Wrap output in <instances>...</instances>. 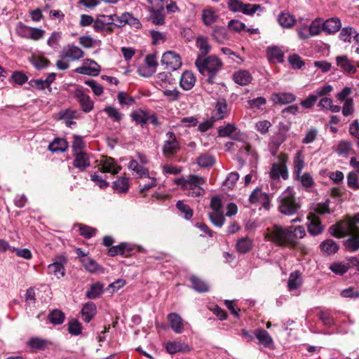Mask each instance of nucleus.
Masks as SVG:
<instances>
[{"mask_svg":"<svg viewBox=\"0 0 359 359\" xmlns=\"http://www.w3.org/2000/svg\"><path fill=\"white\" fill-rule=\"evenodd\" d=\"M307 219L309 220L307 229L311 235L318 236L323 232L325 226L322 224L321 220L316 215L309 212L307 215Z\"/></svg>","mask_w":359,"mask_h":359,"instance_id":"obj_9","label":"nucleus"},{"mask_svg":"<svg viewBox=\"0 0 359 359\" xmlns=\"http://www.w3.org/2000/svg\"><path fill=\"white\" fill-rule=\"evenodd\" d=\"M345 249L348 252H355L359 250V234L350 236L344 242Z\"/></svg>","mask_w":359,"mask_h":359,"instance_id":"obj_38","label":"nucleus"},{"mask_svg":"<svg viewBox=\"0 0 359 359\" xmlns=\"http://www.w3.org/2000/svg\"><path fill=\"white\" fill-rule=\"evenodd\" d=\"M356 33V31L351 27H345L341 29L339 34V38L340 40L344 41V42H351L352 37L353 38V35H355Z\"/></svg>","mask_w":359,"mask_h":359,"instance_id":"obj_48","label":"nucleus"},{"mask_svg":"<svg viewBox=\"0 0 359 359\" xmlns=\"http://www.w3.org/2000/svg\"><path fill=\"white\" fill-rule=\"evenodd\" d=\"M73 95L80 103L81 107L83 111L89 112L93 109V102L89 95L84 93L83 88H76L74 91Z\"/></svg>","mask_w":359,"mask_h":359,"instance_id":"obj_10","label":"nucleus"},{"mask_svg":"<svg viewBox=\"0 0 359 359\" xmlns=\"http://www.w3.org/2000/svg\"><path fill=\"white\" fill-rule=\"evenodd\" d=\"M252 247L253 241L248 237L242 238L236 243V249L241 254L248 252Z\"/></svg>","mask_w":359,"mask_h":359,"instance_id":"obj_32","label":"nucleus"},{"mask_svg":"<svg viewBox=\"0 0 359 359\" xmlns=\"http://www.w3.org/2000/svg\"><path fill=\"white\" fill-rule=\"evenodd\" d=\"M331 233L336 238H341L347 236L346 225H345V220L337 222L336 224L330 227Z\"/></svg>","mask_w":359,"mask_h":359,"instance_id":"obj_30","label":"nucleus"},{"mask_svg":"<svg viewBox=\"0 0 359 359\" xmlns=\"http://www.w3.org/2000/svg\"><path fill=\"white\" fill-rule=\"evenodd\" d=\"M114 22L113 24H114L117 27H123L126 24L132 23L131 20L135 21L137 23V26H139L140 25L139 20L133 18L129 13H123L121 16H117L116 15H114Z\"/></svg>","mask_w":359,"mask_h":359,"instance_id":"obj_31","label":"nucleus"},{"mask_svg":"<svg viewBox=\"0 0 359 359\" xmlns=\"http://www.w3.org/2000/svg\"><path fill=\"white\" fill-rule=\"evenodd\" d=\"M255 337L258 339L259 343L265 347H269L273 344L272 337L266 330L262 328L255 331Z\"/></svg>","mask_w":359,"mask_h":359,"instance_id":"obj_27","label":"nucleus"},{"mask_svg":"<svg viewBox=\"0 0 359 359\" xmlns=\"http://www.w3.org/2000/svg\"><path fill=\"white\" fill-rule=\"evenodd\" d=\"M68 147V143L64 138H55L48 146L50 151L53 152H64Z\"/></svg>","mask_w":359,"mask_h":359,"instance_id":"obj_33","label":"nucleus"},{"mask_svg":"<svg viewBox=\"0 0 359 359\" xmlns=\"http://www.w3.org/2000/svg\"><path fill=\"white\" fill-rule=\"evenodd\" d=\"M296 96L291 93H273L271 95V100L274 104H287L294 102Z\"/></svg>","mask_w":359,"mask_h":359,"instance_id":"obj_18","label":"nucleus"},{"mask_svg":"<svg viewBox=\"0 0 359 359\" xmlns=\"http://www.w3.org/2000/svg\"><path fill=\"white\" fill-rule=\"evenodd\" d=\"M29 346L34 349L42 350L47 345V341L38 337H33L29 341Z\"/></svg>","mask_w":359,"mask_h":359,"instance_id":"obj_54","label":"nucleus"},{"mask_svg":"<svg viewBox=\"0 0 359 359\" xmlns=\"http://www.w3.org/2000/svg\"><path fill=\"white\" fill-rule=\"evenodd\" d=\"M337 66L344 72L353 74L356 72V66L353 61L350 60L346 55H339L336 57Z\"/></svg>","mask_w":359,"mask_h":359,"instance_id":"obj_12","label":"nucleus"},{"mask_svg":"<svg viewBox=\"0 0 359 359\" xmlns=\"http://www.w3.org/2000/svg\"><path fill=\"white\" fill-rule=\"evenodd\" d=\"M320 248L327 255L335 254L339 250V245L332 239H327L321 243Z\"/></svg>","mask_w":359,"mask_h":359,"instance_id":"obj_34","label":"nucleus"},{"mask_svg":"<svg viewBox=\"0 0 359 359\" xmlns=\"http://www.w3.org/2000/svg\"><path fill=\"white\" fill-rule=\"evenodd\" d=\"M11 79L13 81L19 85H23L28 80V76L21 71H15L13 72Z\"/></svg>","mask_w":359,"mask_h":359,"instance_id":"obj_59","label":"nucleus"},{"mask_svg":"<svg viewBox=\"0 0 359 359\" xmlns=\"http://www.w3.org/2000/svg\"><path fill=\"white\" fill-rule=\"evenodd\" d=\"M149 33L152 39V43L154 45L163 43L165 41V35L162 32L155 30H150Z\"/></svg>","mask_w":359,"mask_h":359,"instance_id":"obj_60","label":"nucleus"},{"mask_svg":"<svg viewBox=\"0 0 359 359\" xmlns=\"http://www.w3.org/2000/svg\"><path fill=\"white\" fill-rule=\"evenodd\" d=\"M306 236V231L303 226H289L284 227L273 224L268 227L264 233V238L276 245L281 248H295L298 240Z\"/></svg>","mask_w":359,"mask_h":359,"instance_id":"obj_1","label":"nucleus"},{"mask_svg":"<svg viewBox=\"0 0 359 359\" xmlns=\"http://www.w3.org/2000/svg\"><path fill=\"white\" fill-rule=\"evenodd\" d=\"M177 208L180 211V212L184 214V217L186 219H190L193 216V210L191 208L185 204L182 201H178L176 204Z\"/></svg>","mask_w":359,"mask_h":359,"instance_id":"obj_52","label":"nucleus"},{"mask_svg":"<svg viewBox=\"0 0 359 359\" xmlns=\"http://www.w3.org/2000/svg\"><path fill=\"white\" fill-rule=\"evenodd\" d=\"M81 324L77 319H72L69 322L68 331L73 335H79L81 333Z\"/></svg>","mask_w":359,"mask_h":359,"instance_id":"obj_56","label":"nucleus"},{"mask_svg":"<svg viewBox=\"0 0 359 359\" xmlns=\"http://www.w3.org/2000/svg\"><path fill=\"white\" fill-rule=\"evenodd\" d=\"M357 223L353 221L352 216L347 215L345 217V225L347 229V236L358 235L359 234V226Z\"/></svg>","mask_w":359,"mask_h":359,"instance_id":"obj_43","label":"nucleus"},{"mask_svg":"<svg viewBox=\"0 0 359 359\" xmlns=\"http://www.w3.org/2000/svg\"><path fill=\"white\" fill-rule=\"evenodd\" d=\"M167 140L163 146V154L166 158L172 157L180 149V144L173 132L166 133Z\"/></svg>","mask_w":359,"mask_h":359,"instance_id":"obj_7","label":"nucleus"},{"mask_svg":"<svg viewBox=\"0 0 359 359\" xmlns=\"http://www.w3.org/2000/svg\"><path fill=\"white\" fill-rule=\"evenodd\" d=\"M211 36L215 41L221 44L224 43L230 39L227 29L224 27H214L212 28Z\"/></svg>","mask_w":359,"mask_h":359,"instance_id":"obj_16","label":"nucleus"},{"mask_svg":"<svg viewBox=\"0 0 359 359\" xmlns=\"http://www.w3.org/2000/svg\"><path fill=\"white\" fill-rule=\"evenodd\" d=\"M74 160L73 165L80 171H84L90 165V158L87 153L84 151H79L77 153H74Z\"/></svg>","mask_w":359,"mask_h":359,"instance_id":"obj_14","label":"nucleus"},{"mask_svg":"<svg viewBox=\"0 0 359 359\" xmlns=\"http://www.w3.org/2000/svg\"><path fill=\"white\" fill-rule=\"evenodd\" d=\"M104 111L107 114L108 116L114 121H120L122 118V114L114 107H107Z\"/></svg>","mask_w":359,"mask_h":359,"instance_id":"obj_61","label":"nucleus"},{"mask_svg":"<svg viewBox=\"0 0 359 359\" xmlns=\"http://www.w3.org/2000/svg\"><path fill=\"white\" fill-rule=\"evenodd\" d=\"M268 59L269 61L275 62H283L284 53L283 50L277 46L269 47L266 50Z\"/></svg>","mask_w":359,"mask_h":359,"instance_id":"obj_25","label":"nucleus"},{"mask_svg":"<svg viewBox=\"0 0 359 359\" xmlns=\"http://www.w3.org/2000/svg\"><path fill=\"white\" fill-rule=\"evenodd\" d=\"M278 210L285 215L296 214L301 208L293 189L287 187L278 197Z\"/></svg>","mask_w":359,"mask_h":359,"instance_id":"obj_4","label":"nucleus"},{"mask_svg":"<svg viewBox=\"0 0 359 359\" xmlns=\"http://www.w3.org/2000/svg\"><path fill=\"white\" fill-rule=\"evenodd\" d=\"M97 313V308L93 302H88L86 303L81 311L83 320L86 323H89L95 316Z\"/></svg>","mask_w":359,"mask_h":359,"instance_id":"obj_22","label":"nucleus"},{"mask_svg":"<svg viewBox=\"0 0 359 359\" xmlns=\"http://www.w3.org/2000/svg\"><path fill=\"white\" fill-rule=\"evenodd\" d=\"M249 201L252 204L261 203L265 209H269L270 206V199L269 195L262 192L259 188H256L250 195Z\"/></svg>","mask_w":359,"mask_h":359,"instance_id":"obj_11","label":"nucleus"},{"mask_svg":"<svg viewBox=\"0 0 359 359\" xmlns=\"http://www.w3.org/2000/svg\"><path fill=\"white\" fill-rule=\"evenodd\" d=\"M113 188L118 193H126L129 188L128 179L125 177L118 178L114 182Z\"/></svg>","mask_w":359,"mask_h":359,"instance_id":"obj_41","label":"nucleus"},{"mask_svg":"<svg viewBox=\"0 0 359 359\" xmlns=\"http://www.w3.org/2000/svg\"><path fill=\"white\" fill-rule=\"evenodd\" d=\"M233 79L236 83L241 86H245L251 82L252 78L248 71L239 70L234 72Z\"/></svg>","mask_w":359,"mask_h":359,"instance_id":"obj_26","label":"nucleus"},{"mask_svg":"<svg viewBox=\"0 0 359 359\" xmlns=\"http://www.w3.org/2000/svg\"><path fill=\"white\" fill-rule=\"evenodd\" d=\"M322 20L320 19H316L313 20L310 26L308 27L310 36H315L320 34L322 29Z\"/></svg>","mask_w":359,"mask_h":359,"instance_id":"obj_55","label":"nucleus"},{"mask_svg":"<svg viewBox=\"0 0 359 359\" xmlns=\"http://www.w3.org/2000/svg\"><path fill=\"white\" fill-rule=\"evenodd\" d=\"M161 62L170 70H177L182 66L181 57L173 51H168L162 55Z\"/></svg>","mask_w":359,"mask_h":359,"instance_id":"obj_8","label":"nucleus"},{"mask_svg":"<svg viewBox=\"0 0 359 359\" xmlns=\"http://www.w3.org/2000/svg\"><path fill=\"white\" fill-rule=\"evenodd\" d=\"M149 21L155 25H163L165 23L164 7L161 6L158 8H151L149 10Z\"/></svg>","mask_w":359,"mask_h":359,"instance_id":"obj_15","label":"nucleus"},{"mask_svg":"<svg viewBox=\"0 0 359 359\" xmlns=\"http://www.w3.org/2000/svg\"><path fill=\"white\" fill-rule=\"evenodd\" d=\"M30 61L38 69L47 67L49 64V61L46 58L39 56H32Z\"/></svg>","mask_w":359,"mask_h":359,"instance_id":"obj_57","label":"nucleus"},{"mask_svg":"<svg viewBox=\"0 0 359 359\" xmlns=\"http://www.w3.org/2000/svg\"><path fill=\"white\" fill-rule=\"evenodd\" d=\"M341 27V21L337 18H332L325 20L322 25V29L328 33H336Z\"/></svg>","mask_w":359,"mask_h":359,"instance_id":"obj_20","label":"nucleus"},{"mask_svg":"<svg viewBox=\"0 0 359 359\" xmlns=\"http://www.w3.org/2000/svg\"><path fill=\"white\" fill-rule=\"evenodd\" d=\"M218 134L220 137H229L230 138L237 140L239 139V132L233 124H227L224 128L218 130Z\"/></svg>","mask_w":359,"mask_h":359,"instance_id":"obj_28","label":"nucleus"},{"mask_svg":"<svg viewBox=\"0 0 359 359\" xmlns=\"http://www.w3.org/2000/svg\"><path fill=\"white\" fill-rule=\"evenodd\" d=\"M313 212L315 215H323L325 213H330V208H329V201H327L324 203H318L316 204L313 208Z\"/></svg>","mask_w":359,"mask_h":359,"instance_id":"obj_64","label":"nucleus"},{"mask_svg":"<svg viewBox=\"0 0 359 359\" xmlns=\"http://www.w3.org/2000/svg\"><path fill=\"white\" fill-rule=\"evenodd\" d=\"M100 166V170L102 172H109L113 175L118 173L121 169L120 166L115 163L114 158L111 157L102 161Z\"/></svg>","mask_w":359,"mask_h":359,"instance_id":"obj_17","label":"nucleus"},{"mask_svg":"<svg viewBox=\"0 0 359 359\" xmlns=\"http://www.w3.org/2000/svg\"><path fill=\"white\" fill-rule=\"evenodd\" d=\"M148 113L142 109H137L131 113V117L137 124L143 126L148 122Z\"/></svg>","mask_w":359,"mask_h":359,"instance_id":"obj_45","label":"nucleus"},{"mask_svg":"<svg viewBox=\"0 0 359 359\" xmlns=\"http://www.w3.org/2000/svg\"><path fill=\"white\" fill-rule=\"evenodd\" d=\"M278 21L280 26L285 28H291L295 23L293 15L289 13H281L278 17Z\"/></svg>","mask_w":359,"mask_h":359,"instance_id":"obj_39","label":"nucleus"},{"mask_svg":"<svg viewBox=\"0 0 359 359\" xmlns=\"http://www.w3.org/2000/svg\"><path fill=\"white\" fill-rule=\"evenodd\" d=\"M165 348L170 354H175L177 352L186 353L190 350L187 344L181 341H169L166 344Z\"/></svg>","mask_w":359,"mask_h":359,"instance_id":"obj_23","label":"nucleus"},{"mask_svg":"<svg viewBox=\"0 0 359 359\" xmlns=\"http://www.w3.org/2000/svg\"><path fill=\"white\" fill-rule=\"evenodd\" d=\"M304 161L300 151H298L294 157V173L296 175V178H299L302 170L304 168Z\"/></svg>","mask_w":359,"mask_h":359,"instance_id":"obj_42","label":"nucleus"},{"mask_svg":"<svg viewBox=\"0 0 359 359\" xmlns=\"http://www.w3.org/2000/svg\"><path fill=\"white\" fill-rule=\"evenodd\" d=\"M83 55L84 53L80 48L74 45H69L67 47L65 57H69L72 60H76L83 57Z\"/></svg>","mask_w":359,"mask_h":359,"instance_id":"obj_35","label":"nucleus"},{"mask_svg":"<svg viewBox=\"0 0 359 359\" xmlns=\"http://www.w3.org/2000/svg\"><path fill=\"white\" fill-rule=\"evenodd\" d=\"M189 280L192 284V288L198 292H206L208 291V285L197 276H191Z\"/></svg>","mask_w":359,"mask_h":359,"instance_id":"obj_37","label":"nucleus"},{"mask_svg":"<svg viewBox=\"0 0 359 359\" xmlns=\"http://www.w3.org/2000/svg\"><path fill=\"white\" fill-rule=\"evenodd\" d=\"M347 184L348 187L355 190L359 189V182L357 174L351 172L347 176Z\"/></svg>","mask_w":359,"mask_h":359,"instance_id":"obj_63","label":"nucleus"},{"mask_svg":"<svg viewBox=\"0 0 359 359\" xmlns=\"http://www.w3.org/2000/svg\"><path fill=\"white\" fill-rule=\"evenodd\" d=\"M25 31L29 34L28 39H31L34 41L39 40L41 39L45 33V31L37 27H30L25 26Z\"/></svg>","mask_w":359,"mask_h":359,"instance_id":"obj_47","label":"nucleus"},{"mask_svg":"<svg viewBox=\"0 0 359 359\" xmlns=\"http://www.w3.org/2000/svg\"><path fill=\"white\" fill-rule=\"evenodd\" d=\"M75 72L79 74H85V75H90V76H97L100 72V67H88V66H82L77 67L75 69Z\"/></svg>","mask_w":359,"mask_h":359,"instance_id":"obj_49","label":"nucleus"},{"mask_svg":"<svg viewBox=\"0 0 359 359\" xmlns=\"http://www.w3.org/2000/svg\"><path fill=\"white\" fill-rule=\"evenodd\" d=\"M218 15L211 8H206L203 10L202 20L206 26H210L217 21Z\"/></svg>","mask_w":359,"mask_h":359,"instance_id":"obj_40","label":"nucleus"},{"mask_svg":"<svg viewBox=\"0 0 359 359\" xmlns=\"http://www.w3.org/2000/svg\"><path fill=\"white\" fill-rule=\"evenodd\" d=\"M104 285L100 282H97L90 285L89 290L86 292L88 299H94L100 297L103 292Z\"/></svg>","mask_w":359,"mask_h":359,"instance_id":"obj_36","label":"nucleus"},{"mask_svg":"<svg viewBox=\"0 0 359 359\" xmlns=\"http://www.w3.org/2000/svg\"><path fill=\"white\" fill-rule=\"evenodd\" d=\"M48 318L53 324L60 325L65 320V313L60 310L55 309L48 315Z\"/></svg>","mask_w":359,"mask_h":359,"instance_id":"obj_50","label":"nucleus"},{"mask_svg":"<svg viewBox=\"0 0 359 359\" xmlns=\"http://www.w3.org/2000/svg\"><path fill=\"white\" fill-rule=\"evenodd\" d=\"M133 249L129 248L126 243H121L118 245L113 246L108 250V255L111 257L116 256L117 255H124L128 257L130 255V251Z\"/></svg>","mask_w":359,"mask_h":359,"instance_id":"obj_29","label":"nucleus"},{"mask_svg":"<svg viewBox=\"0 0 359 359\" xmlns=\"http://www.w3.org/2000/svg\"><path fill=\"white\" fill-rule=\"evenodd\" d=\"M208 215L212 223L217 227H222L225 222V218L221 212H210Z\"/></svg>","mask_w":359,"mask_h":359,"instance_id":"obj_51","label":"nucleus"},{"mask_svg":"<svg viewBox=\"0 0 359 359\" xmlns=\"http://www.w3.org/2000/svg\"><path fill=\"white\" fill-rule=\"evenodd\" d=\"M81 262L86 270L90 273H100L104 272V269L89 257L82 258Z\"/></svg>","mask_w":359,"mask_h":359,"instance_id":"obj_19","label":"nucleus"},{"mask_svg":"<svg viewBox=\"0 0 359 359\" xmlns=\"http://www.w3.org/2000/svg\"><path fill=\"white\" fill-rule=\"evenodd\" d=\"M288 156L285 154H280L278 156V163H273L270 171V177L273 180H278L282 177L283 180L288 178V171L286 163Z\"/></svg>","mask_w":359,"mask_h":359,"instance_id":"obj_5","label":"nucleus"},{"mask_svg":"<svg viewBox=\"0 0 359 359\" xmlns=\"http://www.w3.org/2000/svg\"><path fill=\"white\" fill-rule=\"evenodd\" d=\"M97 230L93 227L85 224H79V232L80 234L86 238H90L95 236Z\"/></svg>","mask_w":359,"mask_h":359,"instance_id":"obj_58","label":"nucleus"},{"mask_svg":"<svg viewBox=\"0 0 359 359\" xmlns=\"http://www.w3.org/2000/svg\"><path fill=\"white\" fill-rule=\"evenodd\" d=\"M302 284L300 274L298 271L292 273L289 277L287 286L290 290L297 289Z\"/></svg>","mask_w":359,"mask_h":359,"instance_id":"obj_46","label":"nucleus"},{"mask_svg":"<svg viewBox=\"0 0 359 359\" xmlns=\"http://www.w3.org/2000/svg\"><path fill=\"white\" fill-rule=\"evenodd\" d=\"M215 162L214 157L208 154L201 155L197 159L198 165L203 168L212 166Z\"/></svg>","mask_w":359,"mask_h":359,"instance_id":"obj_53","label":"nucleus"},{"mask_svg":"<svg viewBox=\"0 0 359 359\" xmlns=\"http://www.w3.org/2000/svg\"><path fill=\"white\" fill-rule=\"evenodd\" d=\"M175 184L180 185L188 196L197 197L204 194L201 185L205 183V179L196 175H189L187 179L177 178L174 180Z\"/></svg>","mask_w":359,"mask_h":359,"instance_id":"obj_3","label":"nucleus"},{"mask_svg":"<svg viewBox=\"0 0 359 359\" xmlns=\"http://www.w3.org/2000/svg\"><path fill=\"white\" fill-rule=\"evenodd\" d=\"M85 142L82 138V137L79 135L74 136V141L72 144V149L74 153H77L79 151H83L82 149L85 147Z\"/></svg>","mask_w":359,"mask_h":359,"instance_id":"obj_62","label":"nucleus"},{"mask_svg":"<svg viewBox=\"0 0 359 359\" xmlns=\"http://www.w3.org/2000/svg\"><path fill=\"white\" fill-rule=\"evenodd\" d=\"M168 320L171 329L177 334H181L184 331V322L182 317L177 313H170L168 315Z\"/></svg>","mask_w":359,"mask_h":359,"instance_id":"obj_13","label":"nucleus"},{"mask_svg":"<svg viewBox=\"0 0 359 359\" xmlns=\"http://www.w3.org/2000/svg\"><path fill=\"white\" fill-rule=\"evenodd\" d=\"M228 6L233 12H242L248 15H252L258 11H262L259 4H244L239 0H229Z\"/></svg>","mask_w":359,"mask_h":359,"instance_id":"obj_6","label":"nucleus"},{"mask_svg":"<svg viewBox=\"0 0 359 359\" xmlns=\"http://www.w3.org/2000/svg\"><path fill=\"white\" fill-rule=\"evenodd\" d=\"M196 45L199 50L198 56L205 57L211 50V46L208 43V39L204 36H199L196 38Z\"/></svg>","mask_w":359,"mask_h":359,"instance_id":"obj_21","label":"nucleus"},{"mask_svg":"<svg viewBox=\"0 0 359 359\" xmlns=\"http://www.w3.org/2000/svg\"><path fill=\"white\" fill-rule=\"evenodd\" d=\"M48 269L50 273L54 274L57 278H60L65 276V268L60 262H54L48 265Z\"/></svg>","mask_w":359,"mask_h":359,"instance_id":"obj_44","label":"nucleus"},{"mask_svg":"<svg viewBox=\"0 0 359 359\" xmlns=\"http://www.w3.org/2000/svg\"><path fill=\"white\" fill-rule=\"evenodd\" d=\"M196 78L189 71H185L181 76L180 86L186 90L191 89L195 85Z\"/></svg>","mask_w":359,"mask_h":359,"instance_id":"obj_24","label":"nucleus"},{"mask_svg":"<svg viewBox=\"0 0 359 359\" xmlns=\"http://www.w3.org/2000/svg\"><path fill=\"white\" fill-rule=\"evenodd\" d=\"M222 62L215 55H209L205 57L202 56H197L195 61L198 72L207 76V82L208 83H213L215 78L222 67Z\"/></svg>","mask_w":359,"mask_h":359,"instance_id":"obj_2","label":"nucleus"}]
</instances>
